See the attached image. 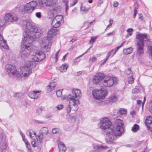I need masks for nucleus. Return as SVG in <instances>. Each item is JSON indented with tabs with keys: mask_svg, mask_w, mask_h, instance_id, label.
Here are the masks:
<instances>
[{
	"mask_svg": "<svg viewBox=\"0 0 152 152\" xmlns=\"http://www.w3.org/2000/svg\"><path fill=\"white\" fill-rule=\"evenodd\" d=\"M45 58V55L44 53L39 51H37L34 55L32 56L33 61L37 62L40 61Z\"/></svg>",
	"mask_w": 152,
	"mask_h": 152,
	"instance_id": "nucleus-13",
	"label": "nucleus"
},
{
	"mask_svg": "<svg viewBox=\"0 0 152 152\" xmlns=\"http://www.w3.org/2000/svg\"><path fill=\"white\" fill-rule=\"evenodd\" d=\"M37 6V3L36 1H32L27 3L24 7V10L25 12L29 13L32 12Z\"/></svg>",
	"mask_w": 152,
	"mask_h": 152,
	"instance_id": "nucleus-10",
	"label": "nucleus"
},
{
	"mask_svg": "<svg viewBox=\"0 0 152 152\" xmlns=\"http://www.w3.org/2000/svg\"><path fill=\"white\" fill-rule=\"evenodd\" d=\"M68 66V65L66 64L62 65L60 67V71L62 72H65L67 70Z\"/></svg>",
	"mask_w": 152,
	"mask_h": 152,
	"instance_id": "nucleus-27",
	"label": "nucleus"
},
{
	"mask_svg": "<svg viewBox=\"0 0 152 152\" xmlns=\"http://www.w3.org/2000/svg\"><path fill=\"white\" fill-rule=\"evenodd\" d=\"M5 68L8 74L11 73L12 75H15L18 78H21V75L17 70L15 66L11 64H7Z\"/></svg>",
	"mask_w": 152,
	"mask_h": 152,
	"instance_id": "nucleus-8",
	"label": "nucleus"
},
{
	"mask_svg": "<svg viewBox=\"0 0 152 152\" xmlns=\"http://www.w3.org/2000/svg\"><path fill=\"white\" fill-rule=\"evenodd\" d=\"M134 78L132 77V76H130L128 78V82L129 83H132L134 82Z\"/></svg>",
	"mask_w": 152,
	"mask_h": 152,
	"instance_id": "nucleus-34",
	"label": "nucleus"
},
{
	"mask_svg": "<svg viewBox=\"0 0 152 152\" xmlns=\"http://www.w3.org/2000/svg\"><path fill=\"white\" fill-rule=\"evenodd\" d=\"M29 136L31 138H32L36 135V133L33 131H32V132L30 131L29 132Z\"/></svg>",
	"mask_w": 152,
	"mask_h": 152,
	"instance_id": "nucleus-40",
	"label": "nucleus"
},
{
	"mask_svg": "<svg viewBox=\"0 0 152 152\" xmlns=\"http://www.w3.org/2000/svg\"><path fill=\"white\" fill-rule=\"evenodd\" d=\"M148 52L150 55L152 57V47L151 46H149L148 47Z\"/></svg>",
	"mask_w": 152,
	"mask_h": 152,
	"instance_id": "nucleus-39",
	"label": "nucleus"
},
{
	"mask_svg": "<svg viewBox=\"0 0 152 152\" xmlns=\"http://www.w3.org/2000/svg\"><path fill=\"white\" fill-rule=\"evenodd\" d=\"M115 128L113 129L112 123L109 118L104 117L100 119V128L106 133L108 136L106 139L107 143L111 144L117 137L120 136L124 131L123 121L117 119L116 121Z\"/></svg>",
	"mask_w": 152,
	"mask_h": 152,
	"instance_id": "nucleus-2",
	"label": "nucleus"
},
{
	"mask_svg": "<svg viewBox=\"0 0 152 152\" xmlns=\"http://www.w3.org/2000/svg\"><path fill=\"white\" fill-rule=\"evenodd\" d=\"M133 51V48L131 47L126 49H124L123 50V52L125 54H128L132 53Z\"/></svg>",
	"mask_w": 152,
	"mask_h": 152,
	"instance_id": "nucleus-24",
	"label": "nucleus"
},
{
	"mask_svg": "<svg viewBox=\"0 0 152 152\" xmlns=\"http://www.w3.org/2000/svg\"><path fill=\"white\" fill-rule=\"evenodd\" d=\"M107 91L106 89H95L92 91L94 97L97 99H100L104 98L107 95Z\"/></svg>",
	"mask_w": 152,
	"mask_h": 152,
	"instance_id": "nucleus-7",
	"label": "nucleus"
},
{
	"mask_svg": "<svg viewBox=\"0 0 152 152\" xmlns=\"http://www.w3.org/2000/svg\"><path fill=\"white\" fill-rule=\"evenodd\" d=\"M84 53H83L82 55L80 56H79L77 57L74 60V65H76L80 61V60L78 59V58L80 57H81L84 54Z\"/></svg>",
	"mask_w": 152,
	"mask_h": 152,
	"instance_id": "nucleus-31",
	"label": "nucleus"
},
{
	"mask_svg": "<svg viewBox=\"0 0 152 152\" xmlns=\"http://www.w3.org/2000/svg\"><path fill=\"white\" fill-rule=\"evenodd\" d=\"M20 135L21 136L23 139V138H25V135H24V134L23 133H22V132H20Z\"/></svg>",
	"mask_w": 152,
	"mask_h": 152,
	"instance_id": "nucleus-64",
	"label": "nucleus"
},
{
	"mask_svg": "<svg viewBox=\"0 0 152 152\" xmlns=\"http://www.w3.org/2000/svg\"><path fill=\"white\" fill-rule=\"evenodd\" d=\"M73 3L70 4V7L75 5L78 2V0H72Z\"/></svg>",
	"mask_w": 152,
	"mask_h": 152,
	"instance_id": "nucleus-45",
	"label": "nucleus"
},
{
	"mask_svg": "<svg viewBox=\"0 0 152 152\" xmlns=\"http://www.w3.org/2000/svg\"><path fill=\"white\" fill-rule=\"evenodd\" d=\"M61 10V7L60 6H58L56 7H55L52 10L55 13H58Z\"/></svg>",
	"mask_w": 152,
	"mask_h": 152,
	"instance_id": "nucleus-28",
	"label": "nucleus"
},
{
	"mask_svg": "<svg viewBox=\"0 0 152 152\" xmlns=\"http://www.w3.org/2000/svg\"><path fill=\"white\" fill-rule=\"evenodd\" d=\"M26 145V147L28 149L31 148V147L29 143L27 144Z\"/></svg>",
	"mask_w": 152,
	"mask_h": 152,
	"instance_id": "nucleus-59",
	"label": "nucleus"
},
{
	"mask_svg": "<svg viewBox=\"0 0 152 152\" xmlns=\"http://www.w3.org/2000/svg\"><path fill=\"white\" fill-rule=\"evenodd\" d=\"M117 100V97L114 95L110 96L109 98V101L110 102H115Z\"/></svg>",
	"mask_w": 152,
	"mask_h": 152,
	"instance_id": "nucleus-26",
	"label": "nucleus"
},
{
	"mask_svg": "<svg viewBox=\"0 0 152 152\" xmlns=\"http://www.w3.org/2000/svg\"><path fill=\"white\" fill-rule=\"evenodd\" d=\"M133 31L132 28H128L127 29V31L128 33H129L128 35L129 36H131L132 35V32Z\"/></svg>",
	"mask_w": 152,
	"mask_h": 152,
	"instance_id": "nucleus-46",
	"label": "nucleus"
},
{
	"mask_svg": "<svg viewBox=\"0 0 152 152\" xmlns=\"http://www.w3.org/2000/svg\"><path fill=\"white\" fill-rule=\"evenodd\" d=\"M59 152H65L66 148L64 144L62 142H60L58 144Z\"/></svg>",
	"mask_w": 152,
	"mask_h": 152,
	"instance_id": "nucleus-21",
	"label": "nucleus"
},
{
	"mask_svg": "<svg viewBox=\"0 0 152 152\" xmlns=\"http://www.w3.org/2000/svg\"><path fill=\"white\" fill-rule=\"evenodd\" d=\"M52 114L50 113H49L47 114L46 115V118L48 119H50L52 117Z\"/></svg>",
	"mask_w": 152,
	"mask_h": 152,
	"instance_id": "nucleus-49",
	"label": "nucleus"
},
{
	"mask_svg": "<svg viewBox=\"0 0 152 152\" xmlns=\"http://www.w3.org/2000/svg\"><path fill=\"white\" fill-rule=\"evenodd\" d=\"M42 112V110L40 108H39L37 109L36 110V113L38 114H39L41 113Z\"/></svg>",
	"mask_w": 152,
	"mask_h": 152,
	"instance_id": "nucleus-47",
	"label": "nucleus"
},
{
	"mask_svg": "<svg viewBox=\"0 0 152 152\" xmlns=\"http://www.w3.org/2000/svg\"><path fill=\"white\" fill-rule=\"evenodd\" d=\"M57 0H41L40 4L46 7H52L55 5Z\"/></svg>",
	"mask_w": 152,
	"mask_h": 152,
	"instance_id": "nucleus-15",
	"label": "nucleus"
},
{
	"mask_svg": "<svg viewBox=\"0 0 152 152\" xmlns=\"http://www.w3.org/2000/svg\"><path fill=\"white\" fill-rule=\"evenodd\" d=\"M48 131V128L46 127H43L42 128L40 131V134H42L43 135H46Z\"/></svg>",
	"mask_w": 152,
	"mask_h": 152,
	"instance_id": "nucleus-22",
	"label": "nucleus"
},
{
	"mask_svg": "<svg viewBox=\"0 0 152 152\" xmlns=\"http://www.w3.org/2000/svg\"><path fill=\"white\" fill-rule=\"evenodd\" d=\"M134 15H133V18H134L136 16V14H137V11L136 10H134Z\"/></svg>",
	"mask_w": 152,
	"mask_h": 152,
	"instance_id": "nucleus-61",
	"label": "nucleus"
},
{
	"mask_svg": "<svg viewBox=\"0 0 152 152\" xmlns=\"http://www.w3.org/2000/svg\"><path fill=\"white\" fill-rule=\"evenodd\" d=\"M56 84L55 82L50 83L47 87V91L48 92H50L53 91L55 88Z\"/></svg>",
	"mask_w": 152,
	"mask_h": 152,
	"instance_id": "nucleus-20",
	"label": "nucleus"
},
{
	"mask_svg": "<svg viewBox=\"0 0 152 152\" xmlns=\"http://www.w3.org/2000/svg\"><path fill=\"white\" fill-rule=\"evenodd\" d=\"M105 77V75L103 73L98 72L94 75L93 79L94 84H98Z\"/></svg>",
	"mask_w": 152,
	"mask_h": 152,
	"instance_id": "nucleus-14",
	"label": "nucleus"
},
{
	"mask_svg": "<svg viewBox=\"0 0 152 152\" xmlns=\"http://www.w3.org/2000/svg\"><path fill=\"white\" fill-rule=\"evenodd\" d=\"M114 34V31H113L111 32H110L107 34V35L108 36H110L113 35Z\"/></svg>",
	"mask_w": 152,
	"mask_h": 152,
	"instance_id": "nucleus-58",
	"label": "nucleus"
},
{
	"mask_svg": "<svg viewBox=\"0 0 152 152\" xmlns=\"http://www.w3.org/2000/svg\"><path fill=\"white\" fill-rule=\"evenodd\" d=\"M56 28H51L47 36L40 40L39 42L41 47L44 51L48 52L50 51L53 41V36L55 35L57 31Z\"/></svg>",
	"mask_w": 152,
	"mask_h": 152,
	"instance_id": "nucleus-3",
	"label": "nucleus"
},
{
	"mask_svg": "<svg viewBox=\"0 0 152 152\" xmlns=\"http://www.w3.org/2000/svg\"><path fill=\"white\" fill-rule=\"evenodd\" d=\"M23 141L25 142L26 145L29 143L28 140L26 139L25 138H23Z\"/></svg>",
	"mask_w": 152,
	"mask_h": 152,
	"instance_id": "nucleus-62",
	"label": "nucleus"
},
{
	"mask_svg": "<svg viewBox=\"0 0 152 152\" xmlns=\"http://www.w3.org/2000/svg\"><path fill=\"white\" fill-rule=\"evenodd\" d=\"M114 51V50H110L107 53L106 56V58L104 61L101 64V65H102V64H104V63H105L106 61L109 58V57L110 56L112 53Z\"/></svg>",
	"mask_w": 152,
	"mask_h": 152,
	"instance_id": "nucleus-23",
	"label": "nucleus"
},
{
	"mask_svg": "<svg viewBox=\"0 0 152 152\" xmlns=\"http://www.w3.org/2000/svg\"><path fill=\"white\" fill-rule=\"evenodd\" d=\"M67 118L69 120L72 121H75V117L74 116L69 115L68 116Z\"/></svg>",
	"mask_w": 152,
	"mask_h": 152,
	"instance_id": "nucleus-35",
	"label": "nucleus"
},
{
	"mask_svg": "<svg viewBox=\"0 0 152 152\" xmlns=\"http://www.w3.org/2000/svg\"><path fill=\"white\" fill-rule=\"evenodd\" d=\"M55 58L56 59V62L58 59V55L55 54Z\"/></svg>",
	"mask_w": 152,
	"mask_h": 152,
	"instance_id": "nucleus-63",
	"label": "nucleus"
},
{
	"mask_svg": "<svg viewBox=\"0 0 152 152\" xmlns=\"http://www.w3.org/2000/svg\"><path fill=\"white\" fill-rule=\"evenodd\" d=\"M90 61H91L92 62H94L96 60V58L95 57H93L92 58H90Z\"/></svg>",
	"mask_w": 152,
	"mask_h": 152,
	"instance_id": "nucleus-52",
	"label": "nucleus"
},
{
	"mask_svg": "<svg viewBox=\"0 0 152 152\" xmlns=\"http://www.w3.org/2000/svg\"><path fill=\"white\" fill-rule=\"evenodd\" d=\"M38 143H39L37 141V142L35 140H34L32 141L31 142V144L34 147H35L38 145Z\"/></svg>",
	"mask_w": 152,
	"mask_h": 152,
	"instance_id": "nucleus-37",
	"label": "nucleus"
},
{
	"mask_svg": "<svg viewBox=\"0 0 152 152\" xmlns=\"http://www.w3.org/2000/svg\"><path fill=\"white\" fill-rule=\"evenodd\" d=\"M103 1L102 0H99L98 1V4H97V6H100L101 4L103 3Z\"/></svg>",
	"mask_w": 152,
	"mask_h": 152,
	"instance_id": "nucleus-53",
	"label": "nucleus"
},
{
	"mask_svg": "<svg viewBox=\"0 0 152 152\" xmlns=\"http://www.w3.org/2000/svg\"><path fill=\"white\" fill-rule=\"evenodd\" d=\"M118 5V2L117 1H114L113 2V6L115 7H117Z\"/></svg>",
	"mask_w": 152,
	"mask_h": 152,
	"instance_id": "nucleus-54",
	"label": "nucleus"
},
{
	"mask_svg": "<svg viewBox=\"0 0 152 152\" xmlns=\"http://www.w3.org/2000/svg\"><path fill=\"white\" fill-rule=\"evenodd\" d=\"M140 91V90L138 88H134L132 91V92L133 93L136 94L138 93Z\"/></svg>",
	"mask_w": 152,
	"mask_h": 152,
	"instance_id": "nucleus-44",
	"label": "nucleus"
},
{
	"mask_svg": "<svg viewBox=\"0 0 152 152\" xmlns=\"http://www.w3.org/2000/svg\"><path fill=\"white\" fill-rule=\"evenodd\" d=\"M39 91H34L33 92L29 93L28 94V96L32 99H37L39 96V94L37 93H39Z\"/></svg>",
	"mask_w": 152,
	"mask_h": 152,
	"instance_id": "nucleus-19",
	"label": "nucleus"
},
{
	"mask_svg": "<svg viewBox=\"0 0 152 152\" xmlns=\"http://www.w3.org/2000/svg\"><path fill=\"white\" fill-rule=\"evenodd\" d=\"M7 145L5 142H2V138L0 139V152H4L7 148Z\"/></svg>",
	"mask_w": 152,
	"mask_h": 152,
	"instance_id": "nucleus-18",
	"label": "nucleus"
},
{
	"mask_svg": "<svg viewBox=\"0 0 152 152\" xmlns=\"http://www.w3.org/2000/svg\"><path fill=\"white\" fill-rule=\"evenodd\" d=\"M72 94H69L67 96V100L72 101L73 104L72 107V110L76 111L78 109V105L80 104L79 99L81 96V93L80 90L75 89L72 90Z\"/></svg>",
	"mask_w": 152,
	"mask_h": 152,
	"instance_id": "nucleus-4",
	"label": "nucleus"
},
{
	"mask_svg": "<svg viewBox=\"0 0 152 152\" xmlns=\"http://www.w3.org/2000/svg\"><path fill=\"white\" fill-rule=\"evenodd\" d=\"M56 94L58 97H60L62 95V91L60 90H58L56 92Z\"/></svg>",
	"mask_w": 152,
	"mask_h": 152,
	"instance_id": "nucleus-38",
	"label": "nucleus"
},
{
	"mask_svg": "<svg viewBox=\"0 0 152 152\" xmlns=\"http://www.w3.org/2000/svg\"><path fill=\"white\" fill-rule=\"evenodd\" d=\"M30 62H28L24 66H21L20 68L22 75L24 77H27L31 73V68L30 67Z\"/></svg>",
	"mask_w": 152,
	"mask_h": 152,
	"instance_id": "nucleus-9",
	"label": "nucleus"
},
{
	"mask_svg": "<svg viewBox=\"0 0 152 152\" xmlns=\"http://www.w3.org/2000/svg\"><path fill=\"white\" fill-rule=\"evenodd\" d=\"M137 52L136 55L140 56L144 53L143 47L144 41H147L148 39L145 34H140L137 35Z\"/></svg>",
	"mask_w": 152,
	"mask_h": 152,
	"instance_id": "nucleus-5",
	"label": "nucleus"
},
{
	"mask_svg": "<svg viewBox=\"0 0 152 152\" xmlns=\"http://www.w3.org/2000/svg\"><path fill=\"white\" fill-rule=\"evenodd\" d=\"M113 20H110L109 22H110L109 24L107 26V28H108L109 26H110L112 25L113 23Z\"/></svg>",
	"mask_w": 152,
	"mask_h": 152,
	"instance_id": "nucleus-57",
	"label": "nucleus"
},
{
	"mask_svg": "<svg viewBox=\"0 0 152 152\" xmlns=\"http://www.w3.org/2000/svg\"><path fill=\"white\" fill-rule=\"evenodd\" d=\"M44 136L42 134H40L39 135L36 136V139L38 142L42 143V142L44 138Z\"/></svg>",
	"mask_w": 152,
	"mask_h": 152,
	"instance_id": "nucleus-25",
	"label": "nucleus"
},
{
	"mask_svg": "<svg viewBox=\"0 0 152 152\" xmlns=\"http://www.w3.org/2000/svg\"><path fill=\"white\" fill-rule=\"evenodd\" d=\"M4 19L6 23H13L18 21L19 19V18L13 13H9L5 15Z\"/></svg>",
	"mask_w": 152,
	"mask_h": 152,
	"instance_id": "nucleus-11",
	"label": "nucleus"
},
{
	"mask_svg": "<svg viewBox=\"0 0 152 152\" xmlns=\"http://www.w3.org/2000/svg\"><path fill=\"white\" fill-rule=\"evenodd\" d=\"M23 25L25 29L26 36L24 37L23 40L24 47L21 49L20 54L21 57L24 58L29 56L33 49L31 43L33 40L40 37L42 33L41 28L32 24L27 20L23 21Z\"/></svg>",
	"mask_w": 152,
	"mask_h": 152,
	"instance_id": "nucleus-1",
	"label": "nucleus"
},
{
	"mask_svg": "<svg viewBox=\"0 0 152 152\" xmlns=\"http://www.w3.org/2000/svg\"><path fill=\"white\" fill-rule=\"evenodd\" d=\"M59 129L56 128L53 129L52 130V132L53 134L57 133L59 131Z\"/></svg>",
	"mask_w": 152,
	"mask_h": 152,
	"instance_id": "nucleus-43",
	"label": "nucleus"
},
{
	"mask_svg": "<svg viewBox=\"0 0 152 152\" xmlns=\"http://www.w3.org/2000/svg\"><path fill=\"white\" fill-rule=\"evenodd\" d=\"M20 94L18 93H15L14 95L15 97H19L20 96Z\"/></svg>",
	"mask_w": 152,
	"mask_h": 152,
	"instance_id": "nucleus-56",
	"label": "nucleus"
},
{
	"mask_svg": "<svg viewBox=\"0 0 152 152\" xmlns=\"http://www.w3.org/2000/svg\"><path fill=\"white\" fill-rule=\"evenodd\" d=\"M139 129V126L137 124H134L133 127L132 128L131 130L133 132H136Z\"/></svg>",
	"mask_w": 152,
	"mask_h": 152,
	"instance_id": "nucleus-29",
	"label": "nucleus"
},
{
	"mask_svg": "<svg viewBox=\"0 0 152 152\" xmlns=\"http://www.w3.org/2000/svg\"><path fill=\"white\" fill-rule=\"evenodd\" d=\"M35 122L36 123L39 124H43L44 123L43 121L38 120H36Z\"/></svg>",
	"mask_w": 152,
	"mask_h": 152,
	"instance_id": "nucleus-55",
	"label": "nucleus"
},
{
	"mask_svg": "<svg viewBox=\"0 0 152 152\" xmlns=\"http://www.w3.org/2000/svg\"><path fill=\"white\" fill-rule=\"evenodd\" d=\"M97 38L96 37H92L91 39L89 41L90 43H91V45L90 48L92 47L93 43L95 41L96 39Z\"/></svg>",
	"mask_w": 152,
	"mask_h": 152,
	"instance_id": "nucleus-33",
	"label": "nucleus"
},
{
	"mask_svg": "<svg viewBox=\"0 0 152 152\" xmlns=\"http://www.w3.org/2000/svg\"><path fill=\"white\" fill-rule=\"evenodd\" d=\"M36 17L38 18H40L41 17V12H37L36 14Z\"/></svg>",
	"mask_w": 152,
	"mask_h": 152,
	"instance_id": "nucleus-50",
	"label": "nucleus"
},
{
	"mask_svg": "<svg viewBox=\"0 0 152 152\" xmlns=\"http://www.w3.org/2000/svg\"><path fill=\"white\" fill-rule=\"evenodd\" d=\"M63 17L61 15H56L53 18L51 23V25L54 28L59 27L61 25V23L62 22Z\"/></svg>",
	"mask_w": 152,
	"mask_h": 152,
	"instance_id": "nucleus-12",
	"label": "nucleus"
},
{
	"mask_svg": "<svg viewBox=\"0 0 152 152\" xmlns=\"http://www.w3.org/2000/svg\"><path fill=\"white\" fill-rule=\"evenodd\" d=\"M68 0H66L65 2V5H66V12L67 10H68Z\"/></svg>",
	"mask_w": 152,
	"mask_h": 152,
	"instance_id": "nucleus-51",
	"label": "nucleus"
},
{
	"mask_svg": "<svg viewBox=\"0 0 152 152\" xmlns=\"http://www.w3.org/2000/svg\"><path fill=\"white\" fill-rule=\"evenodd\" d=\"M0 47L1 49H7L8 47L6 44V40H4L3 37L0 34Z\"/></svg>",
	"mask_w": 152,
	"mask_h": 152,
	"instance_id": "nucleus-16",
	"label": "nucleus"
},
{
	"mask_svg": "<svg viewBox=\"0 0 152 152\" xmlns=\"http://www.w3.org/2000/svg\"><path fill=\"white\" fill-rule=\"evenodd\" d=\"M56 108L58 110H60L63 108V105L62 104L59 105L56 107Z\"/></svg>",
	"mask_w": 152,
	"mask_h": 152,
	"instance_id": "nucleus-48",
	"label": "nucleus"
},
{
	"mask_svg": "<svg viewBox=\"0 0 152 152\" xmlns=\"http://www.w3.org/2000/svg\"><path fill=\"white\" fill-rule=\"evenodd\" d=\"M145 123L148 129L150 131H152V117H147L145 120Z\"/></svg>",
	"mask_w": 152,
	"mask_h": 152,
	"instance_id": "nucleus-17",
	"label": "nucleus"
},
{
	"mask_svg": "<svg viewBox=\"0 0 152 152\" xmlns=\"http://www.w3.org/2000/svg\"><path fill=\"white\" fill-rule=\"evenodd\" d=\"M86 10V8L85 7H83L82 6V4H81V6L80 7V10L83 13H85V11Z\"/></svg>",
	"mask_w": 152,
	"mask_h": 152,
	"instance_id": "nucleus-42",
	"label": "nucleus"
},
{
	"mask_svg": "<svg viewBox=\"0 0 152 152\" xmlns=\"http://www.w3.org/2000/svg\"><path fill=\"white\" fill-rule=\"evenodd\" d=\"M126 73L127 75H130L131 76H132V72L131 71L130 68H128L126 71Z\"/></svg>",
	"mask_w": 152,
	"mask_h": 152,
	"instance_id": "nucleus-32",
	"label": "nucleus"
},
{
	"mask_svg": "<svg viewBox=\"0 0 152 152\" xmlns=\"http://www.w3.org/2000/svg\"><path fill=\"white\" fill-rule=\"evenodd\" d=\"M4 20L0 19V28H2L4 26L5 22Z\"/></svg>",
	"mask_w": 152,
	"mask_h": 152,
	"instance_id": "nucleus-36",
	"label": "nucleus"
},
{
	"mask_svg": "<svg viewBox=\"0 0 152 152\" xmlns=\"http://www.w3.org/2000/svg\"><path fill=\"white\" fill-rule=\"evenodd\" d=\"M66 110L67 111V112L68 113H69L70 111L71 110V106L69 104L68 106L66 108Z\"/></svg>",
	"mask_w": 152,
	"mask_h": 152,
	"instance_id": "nucleus-41",
	"label": "nucleus"
},
{
	"mask_svg": "<svg viewBox=\"0 0 152 152\" xmlns=\"http://www.w3.org/2000/svg\"><path fill=\"white\" fill-rule=\"evenodd\" d=\"M95 21V20H94L93 21L91 22H90L88 24V25L87 27L86 28H87L90 27V26H91V24Z\"/></svg>",
	"mask_w": 152,
	"mask_h": 152,
	"instance_id": "nucleus-60",
	"label": "nucleus"
},
{
	"mask_svg": "<svg viewBox=\"0 0 152 152\" xmlns=\"http://www.w3.org/2000/svg\"><path fill=\"white\" fill-rule=\"evenodd\" d=\"M119 113L121 115L126 114L127 112V110L126 109L122 108L119 109Z\"/></svg>",
	"mask_w": 152,
	"mask_h": 152,
	"instance_id": "nucleus-30",
	"label": "nucleus"
},
{
	"mask_svg": "<svg viewBox=\"0 0 152 152\" xmlns=\"http://www.w3.org/2000/svg\"><path fill=\"white\" fill-rule=\"evenodd\" d=\"M104 79L102 84L104 86L106 87H110L113 84H117L118 81L116 77L105 75Z\"/></svg>",
	"mask_w": 152,
	"mask_h": 152,
	"instance_id": "nucleus-6",
	"label": "nucleus"
}]
</instances>
